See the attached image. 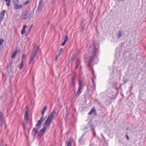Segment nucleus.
Masks as SVG:
<instances>
[{"mask_svg":"<svg viewBox=\"0 0 146 146\" xmlns=\"http://www.w3.org/2000/svg\"><path fill=\"white\" fill-rule=\"evenodd\" d=\"M56 113V110H53L48 115L43 125L42 128L38 132L37 137L38 138H40L43 134L45 132L47 128H49L52 120L54 117V115Z\"/></svg>","mask_w":146,"mask_h":146,"instance_id":"nucleus-1","label":"nucleus"},{"mask_svg":"<svg viewBox=\"0 0 146 146\" xmlns=\"http://www.w3.org/2000/svg\"><path fill=\"white\" fill-rule=\"evenodd\" d=\"M5 122L4 113L0 111V127L5 123Z\"/></svg>","mask_w":146,"mask_h":146,"instance_id":"nucleus-2","label":"nucleus"},{"mask_svg":"<svg viewBox=\"0 0 146 146\" xmlns=\"http://www.w3.org/2000/svg\"><path fill=\"white\" fill-rule=\"evenodd\" d=\"M83 83L82 81L80 80H79V87L77 91L76 94L75 96V97H77L79 96L81 93V90L82 88Z\"/></svg>","mask_w":146,"mask_h":146,"instance_id":"nucleus-3","label":"nucleus"},{"mask_svg":"<svg viewBox=\"0 0 146 146\" xmlns=\"http://www.w3.org/2000/svg\"><path fill=\"white\" fill-rule=\"evenodd\" d=\"M31 15V12L27 11L24 12L22 14L23 18L24 20L27 19Z\"/></svg>","mask_w":146,"mask_h":146,"instance_id":"nucleus-4","label":"nucleus"},{"mask_svg":"<svg viewBox=\"0 0 146 146\" xmlns=\"http://www.w3.org/2000/svg\"><path fill=\"white\" fill-rule=\"evenodd\" d=\"M25 108L26 109L25 112V114L24 115V119L25 120V121L26 122V125H27L28 123V121L29 120V118L28 117V114H29V110L28 109V107L27 106Z\"/></svg>","mask_w":146,"mask_h":146,"instance_id":"nucleus-5","label":"nucleus"},{"mask_svg":"<svg viewBox=\"0 0 146 146\" xmlns=\"http://www.w3.org/2000/svg\"><path fill=\"white\" fill-rule=\"evenodd\" d=\"M45 118L41 116L40 119L37 121V123L36 125V127L39 129L40 128L42 122L44 120Z\"/></svg>","mask_w":146,"mask_h":146,"instance_id":"nucleus-6","label":"nucleus"},{"mask_svg":"<svg viewBox=\"0 0 146 146\" xmlns=\"http://www.w3.org/2000/svg\"><path fill=\"white\" fill-rule=\"evenodd\" d=\"M93 47V55L96 56V53L98 52L97 49L96 48V46L95 43H93L91 46L90 47Z\"/></svg>","mask_w":146,"mask_h":146,"instance_id":"nucleus-7","label":"nucleus"},{"mask_svg":"<svg viewBox=\"0 0 146 146\" xmlns=\"http://www.w3.org/2000/svg\"><path fill=\"white\" fill-rule=\"evenodd\" d=\"M39 129L37 127L36 128H34L33 129V131L32 132V134L34 138H35L36 136L37 133H38V131Z\"/></svg>","mask_w":146,"mask_h":146,"instance_id":"nucleus-8","label":"nucleus"},{"mask_svg":"<svg viewBox=\"0 0 146 146\" xmlns=\"http://www.w3.org/2000/svg\"><path fill=\"white\" fill-rule=\"evenodd\" d=\"M39 47L38 46H37L35 52L33 53L32 55L30 57L32 58H33V59H34L36 56L37 54V51L39 50Z\"/></svg>","mask_w":146,"mask_h":146,"instance_id":"nucleus-9","label":"nucleus"},{"mask_svg":"<svg viewBox=\"0 0 146 146\" xmlns=\"http://www.w3.org/2000/svg\"><path fill=\"white\" fill-rule=\"evenodd\" d=\"M93 113L94 115H97V113H96V109L94 108H93L91 110V111L88 113V114L89 115H91Z\"/></svg>","mask_w":146,"mask_h":146,"instance_id":"nucleus-10","label":"nucleus"},{"mask_svg":"<svg viewBox=\"0 0 146 146\" xmlns=\"http://www.w3.org/2000/svg\"><path fill=\"white\" fill-rule=\"evenodd\" d=\"M9 65L8 64L6 68L7 73L8 75L12 71V68L10 67V68H9Z\"/></svg>","mask_w":146,"mask_h":146,"instance_id":"nucleus-11","label":"nucleus"},{"mask_svg":"<svg viewBox=\"0 0 146 146\" xmlns=\"http://www.w3.org/2000/svg\"><path fill=\"white\" fill-rule=\"evenodd\" d=\"M23 7L22 5H19L17 4L14 5V9L15 10H18L21 9Z\"/></svg>","mask_w":146,"mask_h":146,"instance_id":"nucleus-12","label":"nucleus"},{"mask_svg":"<svg viewBox=\"0 0 146 146\" xmlns=\"http://www.w3.org/2000/svg\"><path fill=\"white\" fill-rule=\"evenodd\" d=\"M47 109V106H45L42 109L41 112V116L43 117L44 115V113L45 112V111Z\"/></svg>","mask_w":146,"mask_h":146,"instance_id":"nucleus-13","label":"nucleus"},{"mask_svg":"<svg viewBox=\"0 0 146 146\" xmlns=\"http://www.w3.org/2000/svg\"><path fill=\"white\" fill-rule=\"evenodd\" d=\"M75 79L74 78V76L71 78V87H72L73 86H74V88L75 86V83L74 81V80Z\"/></svg>","mask_w":146,"mask_h":146,"instance_id":"nucleus-14","label":"nucleus"},{"mask_svg":"<svg viewBox=\"0 0 146 146\" xmlns=\"http://www.w3.org/2000/svg\"><path fill=\"white\" fill-rule=\"evenodd\" d=\"M95 56H92L90 57L91 58H90V60H89V64L88 65V66H90L91 64L92 63V62Z\"/></svg>","mask_w":146,"mask_h":146,"instance_id":"nucleus-15","label":"nucleus"},{"mask_svg":"<svg viewBox=\"0 0 146 146\" xmlns=\"http://www.w3.org/2000/svg\"><path fill=\"white\" fill-rule=\"evenodd\" d=\"M68 36L67 35H66L65 36V39L64 40V41L62 43L61 45L62 46H64L65 44L66 43V42L67 41V40L68 38Z\"/></svg>","mask_w":146,"mask_h":146,"instance_id":"nucleus-16","label":"nucleus"},{"mask_svg":"<svg viewBox=\"0 0 146 146\" xmlns=\"http://www.w3.org/2000/svg\"><path fill=\"white\" fill-rule=\"evenodd\" d=\"M27 26L26 25H24L23 26V28L21 31V34L23 35L25 33V29L27 28Z\"/></svg>","mask_w":146,"mask_h":146,"instance_id":"nucleus-17","label":"nucleus"},{"mask_svg":"<svg viewBox=\"0 0 146 146\" xmlns=\"http://www.w3.org/2000/svg\"><path fill=\"white\" fill-rule=\"evenodd\" d=\"M42 6L38 5L37 11L38 12H40L42 9Z\"/></svg>","mask_w":146,"mask_h":146,"instance_id":"nucleus-18","label":"nucleus"},{"mask_svg":"<svg viewBox=\"0 0 146 146\" xmlns=\"http://www.w3.org/2000/svg\"><path fill=\"white\" fill-rule=\"evenodd\" d=\"M5 1L7 2L6 3V5L8 7H9L10 6V4L11 2V0H4Z\"/></svg>","mask_w":146,"mask_h":146,"instance_id":"nucleus-19","label":"nucleus"},{"mask_svg":"<svg viewBox=\"0 0 146 146\" xmlns=\"http://www.w3.org/2000/svg\"><path fill=\"white\" fill-rule=\"evenodd\" d=\"M122 36V32L121 31H119L117 35V38H119L121 37Z\"/></svg>","mask_w":146,"mask_h":146,"instance_id":"nucleus-20","label":"nucleus"},{"mask_svg":"<svg viewBox=\"0 0 146 146\" xmlns=\"http://www.w3.org/2000/svg\"><path fill=\"white\" fill-rule=\"evenodd\" d=\"M88 124L89 125V127H91V130L92 129V128H95L94 124L92 122H91V121H90L88 122Z\"/></svg>","mask_w":146,"mask_h":146,"instance_id":"nucleus-21","label":"nucleus"},{"mask_svg":"<svg viewBox=\"0 0 146 146\" xmlns=\"http://www.w3.org/2000/svg\"><path fill=\"white\" fill-rule=\"evenodd\" d=\"M6 11L5 10H3L1 13L0 16H1V17H4V14H5Z\"/></svg>","mask_w":146,"mask_h":146,"instance_id":"nucleus-22","label":"nucleus"},{"mask_svg":"<svg viewBox=\"0 0 146 146\" xmlns=\"http://www.w3.org/2000/svg\"><path fill=\"white\" fill-rule=\"evenodd\" d=\"M26 56H25V54H23L21 56V62H23V60L25 59Z\"/></svg>","mask_w":146,"mask_h":146,"instance_id":"nucleus-23","label":"nucleus"},{"mask_svg":"<svg viewBox=\"0 0 146 146\" xmlns=\"http://www.w3.org/2000/svg\"><path fill=\"white\" fill-rule=\"evenodd\" d=\"M78 142L81 144H83L84 143V139L83 138L80 137L79 139Z\"/></svg>","mask_w":146,"mask_h":146,"instance_id":"nucleus-24","label":"nucleus"},{"mask_svg":"<svg viewBox=\"0 0 146 146\" xmlns=\"http://www.w3.org/2000/svg\"><path fill=\"white\" fill-rule=\"evenodd\" d=\"M92 82L93 84V86L94 88H95L96 87V84L95 83V80L94 78H92Z\"/></svg>","mask_w":146,"mask_h":146,"instance_id":"nucleus-25","label":"nucleus"},{"mask_svg":"<svg viewBox=\"0 0 146 146\" xmlns=\"http://www.w3.org/2000/svg\"><path fill=\"white\" fill-rule=\"evenodd\" d=\"M17 50L15 51L13 53V54L11 56V57L12 58H13L15 57L16 55V54L17 53Z\"/></svg>","mask_w":146,"mask_h":146,"instance_id":"nucleus-26","label":"nucleus"},{"mask_svg":"<svg viewBox=\"0 0 146 146\" xmlns=\"http://www.w3.org/2000/svg\"><path fill=\"white\" fill-rule=\"evenodd\" d=\"M33 25H31L30 27L29 28V29L28 30V31L27 32V33L28 34H29L30 32H31V29L32 28V27H33Z\"/></svg>","mask_w":146,"mask_h":146,"instance_id":"nucleus-27","label":"nucleus"},{"mask_svg":"<svg viewBox=\"0 0 146 146\" xmlns=\"http://www.w3.org/2000/svg\"><path fill=\"white\" fill-rule=\"evenodd\" d=\"M62 48H61L59 51H58V53L57 54V55H58V56H60L61 54H62Z\"/></svg>","mask_w":146,"mask_h":146,"instance_id":"nucleus-28","label":"nucleus"},{"mask_svg":"<svg viewBox=\"0 0 146 146\" xmlns=\"http://www.w3.org/2000/svg\"><path fill=\"white\" fill-rule=\"evenodd\" d=\"M76 56V55L75 54H72V56L71 57V60H70L69 63L71 62V61H72L73 59H75Z\"/></svg>","mask_w":146,"mask_h":146,"instance_id":"nucleus-29","label":"nucleus"},{"mask_svg":"<svg viewBox=\"0 0 146 146\" xmlns=\"http://www.w3.org/2000/svg\"><path fill=\"white\" fill-rule=\"evenodd\" d=\"M34 59L32 58L31 57L30 58L29 60V64H31L32 63H33L34 62V61L33 60Z\"/></svg>","mask_w":146,"mask_h":146,"instance_id":"nucleus-30","label":"nucleus"},{"mask_svg":"<svg viewBox=\"0 0 146 146\" xmlns=\"http://www.w3.org/2000/svg\"><path fill=\"white\" fill-rule=\"evenodd\" d=\"M95 127L92 128V129H91V130L92 131V134H93V135H96V133L95 132Z\"/></svg>","mask_w":146,"mask_h":146,"instance_id":"nucleus-31","label":"nucleus"},{"mask_svg":"<svg viewBox=\"0 0 146 146\" xmlns=\"http://www.w3.org/2000/svg\"><path fill=\"white\" fill-rule=\"evenodd\" d=\"M23 62H21V63L20 64V66L19 67V68L20 70L22 69V68L23 67Z\"/></svg>","mask_w":146,"mask_h":146,"instance_id":"nucleus-32","label":"nucleus"},{"mask_svg":"<svg viewBox=\"0 0 146 146\" xmlns=\"http://www.w3.org/2000/svg\"><path fill=\"white\" fill-rule=\"evenodd\" d=\"M117 96L115 95H113L110 98V99L111 100H115Z\"/></svg>","mask_w":146,"mask_h":146,"instance_id":"nucleus-33","label":"nucleus"},{"mask_svg":"<svg viewBox=\"0 0 146 146\" xmlns=\"http://www.w3.org/2000/svg\"><path fill=\"white\" fill-rule=\"evenodd\" d=\"M43 0H40L39 3L38 5L42 6Z\"/></svg>","mask_w":146,"mask_h":146,"instance_id":"nucleus-34","label":"nucleus"},{"mask_svg":"<svg viewBox=\"0 0 146 146\" xmlns=\"http://www.w3.org/2000/svg\"><path fill=\"white\" fill-rule=\"evenodd\" d=\"M67 146H72L71 143L70 141L66 143Z\"/></svg>","mask_w":146,"mask_h":146,"instance_id":"nucleus-35","label":"nucleus"},{"mask_svg":"<svg viewBox=\"0 0 146 146\" xmlns=\"http://www.w3.org/2000/svg\"><path fill=\"white\" fill-rule=\"evenodd\" d=\"M66 114L65 115V120H66L67 117H68V111H66Z\"/></svg>","mask_w":146,"mask_h":146,"instance_id":"nucleus-36","label":"nucleus"},{"mask_svg":"<svg viewBox=\"0 0 146 146\" xmlns=\"http://www.w3.org/2000/svg\"><path fill=\"white\" fill-rule=\"evenodd\" d=\"M12 63H13V61H12V60H11V61H10V67H11V68H12L13 67H12Z\"/></svg>","mask_w":146,"mask_h":146,"instance_id":"nucleus-37","label":"nucleus"},{"mask_svg":"<svg viewBox=\"0 0 146 146\" xmlns=\"http://www.w3.org/2000/svg\"><path fill=\"white\" fill-rule=\"evenodd\" d=\"M4 41V40L3 39H0V45H1L3 43Z\"/></svg>","mask_w":146,"mask_h":146,"instance_id":"nucleus-38","label":"nucleus"},{"mask_svg":"<svg viewBox=\"0 0 146 146\" xmlns=\"http://www.w3.org/2000/svg\"><path fill=\"white\" fill-rule=\"evenodd\" d=\"M80 61L78 59L77 61V62L76 63V65H78V66L80 64Z\"/></svg>","mask_w":146,"mask_h":146,"instance_id":"nucleus-39","label":"nucleus"},{"mask_svg":"<svg viewBox=\"0 0 146 146\" xmlns=\"http://www.w3.org/2000/svg\"><path fill=\"white\" fill-rule=\"evenodd\" d=\"M3 17H2L0 16V23H1V22L3 21Z\"/></svg>","mask_w":146,"mask_h":146,"instance_id":"nucleus-40","label":"nucleus"},{"mask_svg":"<svg viewBox=\"0 0 146 146\" xmlns=\"http://www.w3.org/2000/svg\"><path fill=\"white\" fill-rule=\"evenodd\" d=\"M29 3V1H27L24 3L23 4L24 5H26L27 4H28Z\"/></svg>","mask_w":146,"mask_h":146,"instance_id":"nucleus-41","label":"nucleus"},{"mask_svg":"<svg viewBox=\"0 0 146 146\" xmlns=\"http://www.w3.org/2000/svg\"><path fill=\"white\" fill-rule=\"evenodd\" d=\"M125 136H126V137H127V140H129V137L128 136V135H127V133H126Z\"/></svg>","mask_w":146,"mask_h":146,"instance_id":"nucleus-42","label":"nucleus"},{"mask_svg":"<svg viewBox=\"0 0 146 146\" xmlns=\"http://www.w3.org/2000/svg\"><path fill=\"white\" fill-rule=\"evenodd\" d=\"M23 129H24V130H25V128H26V126H25L24 124H23Z\"/></svg>","mask_w":146,"mask_h":146,"instance_id":"nucleus-43","label":"nucleus"},{"mask_svg":"<svg viewBox=\"0 0 146 146\" xmlns=\"http://www.w3.org/2000/svg\"><path fill=\"white\" fill-rule=\"evenodd\" d=\"M78 65H76L74 69H76L78 67Z\"/></svg>","mask_w":146,"mask_h":146,"instance_id":"nucleus-44","label":"nucleus"},{"mask_svg":"<svg viewBox=\"0 0 146 146\" xmlns=\"http://www.w3.org/2000/svg\"><path fill=\"white\" fill-rule=\"evenodd\" d=\"M59 57L60 56H58V55H57L56 56V58L54 60H56L57 59V58Z\"/></svg>","mask_w":146,"mask_h":146,"instance_id":"nucleus-45","label":"nucleus"},{"mask_svg":"<svg viewBox=\"0 0 146 146\" xmlns=\"http://www.w3.org/2000/svg\"><path fill=\"white\" fill-rule=\"evenodd\" d=\"M85 133H83L82 135L81 136V138H83V136L84 135H85Z\"/></svg>","mask_w":146,"mask_h":146,"instance_id":"nucleus-46","label":"nucleus"},{"mask_svg":"<svg viewBox=\"0 0 146 146\" xmlns=\"http://www.w3.org/2000/svg\"><path fill=\"white\" fill-rule=\"evenodd\" d=\"M55 1V0H52L51 1V3L52 4H53Z\"/></svg>","mask_w":146,"mask_h":146,"instance_id":"nucleus-47","label":"nucleus"},{"mask_svg":"<svg viewBox=\"0 0 146 146\" xmlns=\"http://www.w3.org/2000/svg\"><path fill=\"white\" fill-rule=\"evenodd\" d=\"M121 86H122V85H121V84H120V85L119 86V89H120L121 88Z\"/></svg>","mask_w":146,"mask_h":146,"instance_id":"nucleus-48","label":"nucleus"},{"mask_svg":"<svg viewBox=\"0 0 146 146\" xmlns=\"http://www.w3.org/2000/svg\"><path fill=\"white\" fill-rule=\"evenodd\" d=\"M115 89L117 90V91H118V88L117 87H116Z\"/></svg>","mask_w":146,"mask_h":146,"instance_id":"nucleus-49","label":"nucleus"},{"mask_svg":"<svg viewBox=\"0 0 146 146\" xmlns=\"http://www.w3.org/2000/svg\"><path fill=\"white\" fill-rule=\"evenodd\" d=\"M127 81H126V80H124V83H123V84H125V83H126V82H127Z\"/></svg>","mask_w":146,"mask_h":146,"instance_id":"nucleus-50","label":"nucleus"},{"mask_svg":"<svg viewBox=\"0 0 146 146\" xmlns=\"http://www.w3.org/2000/svg\"><path fill=\"white\" fill-rule=\"evenodd\" d=\"M88 127H86L84 128V129H88Z\"/></svg>","mask_w":146,"mask_h":146,"instance_id":"nucleus-51","label":"nucleus"},{"mask_svg":"<svg viewBox=\"0 0 146 146\" xmlns=\"http://www.w3.org/2000/svg\"><path fill=\"white\" fill-rule=\"evenodd\" d=\"M50 23V22L49 21H48V22H47V25H49Z\"/></svg>","mask_w":146,"mask_h":146,"instance_id":"nucleus-52","label":"nucleus"},{"mask_svg":"<svg viewBox=\"0 0 146 146\" xmlns=\"http://www.w3.org/2000/svg\"><path fill=\"white\" fill-rule=\"evenodd\" d=\"M133 88V86H132L130 88L131 89H132Z\"/></svg>","mask_w":146,"mask_h":146,"instance_id":"nucleus-53","label":"nucleus"},{"mask_svg":"<svg viewBox=\"0 0 146 146\" xmlns=\"http://www.w3.org/2000/svg\"><path fill=\"white\" fill-rule=\"evenodd\" d=\"M29 131H30V129H28V133H29Z\"/></svg>","mask_w":146,"mask_h":146,"instance_id":"nucleus-54","label":"nucleus"},{"mask_svg":"<svg viewBox=\"0 0 146 146\" xmlns=\"http://www.w3.org/2000/svg\"><path fill=\"white\" fill-rule=\"evenodd\" d=\"M117 82H115V84H117Z\"/></svg>","mask_w":146,"mask_h":146,"instance_id":"nucleus-55","label":"nucleus"},{"mask_svg":"<svg viewBox=\"0 0 146 146\" xmlns=\"http://www.w3.org/2000/svg\"><path fill=\"white\" fill-rule=\"evenodd\" d=\"M6 128V125H5V128Z\"/></svg>","mask_w":146,"mask_h":146,"instance_id":"nucleus-56","label":"nucleus"},{"mask_svg":"<svg viewBox=\"0 0 146 146\" xmlns=\"http://www.w3.org/2000/svg\"><path fill=\"white\" fill-rule=\"evenodd\" d=\"M128 129H129V128H127V130H128Z\"/></svg>","mask_w":146,"mask_h":146,"instance_id":"nucleus-57","label":"nucleus"},{"mask_svg":"<svg viewBox=\"0 0 146 146\" xmlns=\"http://www.w3.org/2000/svg\"><path fill=\"white\" fill-rule=\"evenodd\" d=\"M72 63H71V64H72Z\"/></svg>","mask_w":146,"mask_h":146,"instance_id":"nucleus-58","label":"nucleus"},{"mask_svg":"<svg viewBox=\"0 0 146 146\" xmlns=\"http://www.w3.org/2000/svg\"><path fill=\"white\" fill-rule=\"evenodd\" d=\"M17 0V1H18V0Z\"/></svg>","mask_w":146,"mask_h":146,"instance_id":"nucleus-59","label":"nucleus"}]
</instances>
